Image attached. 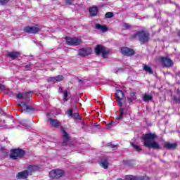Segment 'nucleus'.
I'll use <instances>...</instances> for the list:
<instances>
[{"label":"nucleus","mask_w":180,"mask_h":180,"mask_svg":"<svg viewBox=\"0 0 180 180\" xmlns=\"http://www.w3.org/2000/svg\"><path fill=\"white\" fill-rule=\"evenodd\" d=\"M157 135L152 133H148L142 136V139L143 140V146L148 148H153L154 150H160V145L155 141H151L155 140Z\"/></svg>","instance_id":"obj_1"},{"label":"nucleus","mask_w":180,"mask_h":180,"mask_svg":"<svg viewBox=\"0 0 180 180\" xmlns=\"http://www.w3.org/2000/svg\"><path fill=\"white\" fill-rule=\"evenodd\" d=\"M33 171H39V167L30 165L28 166L27 170L18 172L16 175V178H18V179H26L29 175H32Z\"/></svg>","instance_id":"obj_2"},{"label":"nucleus","mask_w":180,"mask_h":180,"mask_svg":"<svg viewBox=\"0 0 180 180\" xmlns=\"http://www.w3.org/2000/svg\"><path fill=\"white\" fill-rule=\"evenodd\" d=\"M134 39H138L141 43H147L150 40V35L146 31H139L134 34Z\"/></svg>","instance_id":"obj_3"},{"label":"nucleus","mask_w":180,"mask_h":180,"mask_svg":"<svg viewBox=\"0 0 180 180\" xmlns=\"http://www.w3.org/2000/svg\"><path fill=\"white\" fill-rule=\"evenodd\" d=\"M25 150L22 149H12L11 150L10 158L11 160H19L25 157Z\"/></svg>","instance_id":"obj_4"},{"label":"nucleus","mask_w":180,"mask_h":180,"mask_svg":"<svg viewBox=\"0 0 180 180\" xmlns=\"http://www.w3.org/2000/svg\"><path fill=\"white\" fill-rule=\"evenodd\" d=\"M95 53L97 56L102 54L103 58H106L108 57V54H109V49L105 48L102 45H97L95 49Z\"/></svg>","instance_id":"obj_5"},{"label":"nucleus","mask_w":180,"mask_h":180,"mask_svg":"<svg viewBox=\"0 0 180 180\" xmlns=\"http://www.w3.org/2000/svg\"><path fill=\"white\" fill-rule=\"evenodd\" d=\"M64 174V170L61 169H55L49 172V176L52 179H58L59 178H61Z\"/></svg>","instance_id":"obj_6"},{"label":"nucleus","mask_w":180,"mask_h":180,"mask_svg":"<svg viewBox=\"0 0 180 180\" xmlns=\"http://www.w3.org/2000/svg\"><path fill=\"white\" fill-rule=\"evenodd\" d=\"M65 41L68 46H78L81 44V43H82L81 39L77 37L71 38L69 37H66Z\"/></svg>","instance_id":"obj_7"},{"label":"nucleus","mask_w":180,"mask_h":180,"mask_svg":"<svg viewBox=\"0 0 180 180\" xmlns=\"http://www.w3.org/2000/svg\"><path fill=\"white\" fill-rule=\"evenodd\" d=\"M18 106L21 108L22 112H27V113H33V112H34V108L25 102H20Z\"/></svg>","instance_id":"obj_8"},{"label":"nucleus","mask_w":180,"mask_h":180,"mask_svg":"<svg viewBox=\"0 0 180 180\" xmlns=\"http://www.w3.org/2000/svg\"><path fill=\"white\" fill-rule=\"evenodd\" d=\"M40 30H41V29L40 28V27H39V25H36V26H27L24 27V32H25L26 33H30L32 34H34L36 33H39V32H40Z\"/></svg>","instance_id":"obj_9"},{"label":"nucleus","mask_w":180,"mask_h":180,"mask_svg":"<svg viewBox=\"0 0 180 180\" xmlns=\"http://www.w3.org/2000/svg\"><path fill=\"white\" fill-rule=\"evenodd\" d=\"M115 95L117 98V101L118 102V106L122 108V106H123V103L122 102V101H123L124 98V94H123V91L122 90H117Z\"/></svg>","instance_id":"obj_10"},{"label":"nucleus","mask_w":180,"mask_h":180,"mask_svg":"<svg viewBox=\"0 0 180 180\" xmlns=\"http://www.w3.org/2000/svg\"><path fill=\"white\" fill-rule=\"evenodd\" d=\"M121 53L124 56L130 57V56H133L134 54V51L130 48L124 46V47L121 48Z\"/></svg>","instance_id":"obj_11"},{"label":"nucleus","mask_w":180,"mask_h":180,"mask_svg":"<svg viewBox=\"0 0 180 180\" xmlns=\"http://www.w3.org/2000/svg\"><path fill=\"white\" fill-rule=\"evenodd\" d=\"M64 80V76L63 75H58L56 77H49L48 79V82L49 84H56V82H60V81Z\"/></svg>","instance_id":"obj_12"},{"label":"nucleus","mask_w":180,"mask_h":180,"mask_svg":"<svg viewBox=\"0 0 180 180\" xmlns=\"http://www.w3.org/2000/svg\"><path fill=\"white\" fill-rule=\"evenodd\" d=\"M92 49L91 48H86L79 50L78 54L79 56H81L82 57H85L86 56H89V54H91Z\"/></svg>","instance_id":"obj_13"},{"label":"nucleus","mask_w":180,"mask_h":180,"mask_svg":"<svg viewBox=\"0 0 180 180\" xmlns=\"http://www.w3.org/2000/svg\"><path fill=\"white\" fill-rule=\"evenodd\" d=\"M161 63L164 67H172L174 64V61L168 58H162Z\"/></svg>","instance_id":"obj_14"},{"label":"nucleus","mask_w":180,"mask_h":180,"mask_svg":"<svg viewBox=\"0 0 180 180\" xmlns=\"http://www.w3.org/2000/svg\"><path fill=\"white\" fill-rule=\"evenodd\" d=\"M48 122L52 127H59L60 122L57 120H54L53 118H48Z\"/></svg>","instance_id":"obj_15"},{"label":"nucleus","mask_w":180,"mask_h":180,"mask_svg":"<svg viewBox=\"0 0 180 180\" xmlns=\"http://www.w3.org/2000/svg\"><path fill=\"white\" fill-rule=\"evenodd\" d=\"M177 146L176 143H171L169 142H167L164 144L165 148H167V150H175Z\"/></svg>","instance_id":"obj_16"},{"label":"nucleus","mask_w":180,"mask_h":180,"mask_svg":"<svg viewBox=\"0 0 180 180\" xmlns=\"http://www.w3.org/2000/svg\"><path fill=\"white\" fill-rule=\"evenodd\" d=\"M99 165L104 169H108V168L109 167V162H108V159L101 160V162H99Z\"/></svg>","instance_id":"obj_17"},{"label":"nucleus","mask_w":180,"mask_h":180,"mask_svg":"<svg viewBox=\"0 0 180 180\" xmlns=\"http://www.w3.org/2000/svg\"><path fill=\"white\" fill-rule=\"evenodd\" d=\"M58 92H60V93L63 92V101L67 102V101H68V95H70L68 91H63V88L59 87Z\"/></svg>","instance_id":"obj_18"},{"label":"nucleus","mask_w":180,"mask_h":180,"mask_svg":"<svg viewBox=\"0 0 180 180\" xmlns=\"http://www.w3.org/2000/svg\"><path fill=\"white\" fill-rule=\"evenodd\" d=\"M89 12L90 13V16H96V15H98V7L90 8Z\"/></svg>","instance_id":"obj_19"},{"label":"nucleus","mask_w":180,"mask_h":180,"mask_svg":"<svg viewBox=\"0 0 180 180\" xmlns=\"http://www.w3.org/2000/svg\"><path fill=\"white\" fill-rule=\"evenodd\" d=\"M137 99V97L136 96V93L131 92L129 94V97H127V101L129 103H131L133 101H136Z\"/></svg>","instance_id":"obj_20"},{"label":"nucleus","mask_w":180,"mask_h":180,"mask_svg":"<svg viewBox=\"0 0 180 180\" xmlns=\"http://www.w3.org/2000/svg\"><path fill=\"white\" fill-rule=\"evenodd\" d=\"M96 29H97L98 30H101V32H103V33H105V32L108 31V27H106V26L105 25H101V24H96Z\"/></svg>","instance_id":"obj_21"},{"label":"nucleus","mask_w":180,"mask_h":180,"mask_svg":"<svg viewBox=\"0 0 180 180\" xmlns=\"http://www.w3.org/2000/svg\"><path fill=\"white\" fill-rule=\"evenodd\" d=\"M143 102H150V101H153V96L146 93L143 96Z\"/></svg>","instance_id":"obj_22"},{"label":"nucleus","mask_w":180,"mask_h":180,"mask_svg":"<svg viewBox=\"0 0 180 180\" xmlns=\"http://www.w3.org/2000/svg\"><path fill=\"white\" fill-rule=\"evenodd\" d=\"M62 133L63 136L64 143L68 142V140H70V135L68 134V133H67V131H65V130L64 129H62Z\"/></svg>","instance_id":"obj_23"},{"label":"nucleus","mask_w":180,"mask_h":180,"mask_svg":"<svg viewBox=\"0 0 180 180\" xmlns=\"http://www.w3.org/2000/svg\"><path fill=\"white\" fill-rule=\"evenodd\" d=\"M19 55V52H11L8 53V57H11V58H18Z\"/></svg>","instance_id":"obj_24"},{"label":"nucleus","mask_w":180,"mask_h":180,"mask_svg":"<svg viewBox=\"0 0 180 180\" xmlns=\"http://www.w3.org/2000/svg\"><path fill=\"white\" fill-rule=\"evenodd\" d=\"M143 70L146 72H148V74H153V69L147 65H143Z\"/></svg>","instance_id":"obj_25"},{"label":"nucleus","mask_w":180,"mask_h":180,"mask_svg":"<svg viewBox=\"0 0 180 180\" xmlns=\"http://www.w3.org/2000/svg\"><path fill=\"white\" fill-rule=\"evenodd\" d=\"M124 115H125L124 110H123V108H120V115L116 117L117 120H120V119H123Z\"/></svg>","instance_id":"obj_26"},{"label":"nucleus","mask_w":180,"mask_h":180,"mask_svg":"<svg viewBox=\"0 0 180 180\" xmlns=\"http://www.w3.org/2000/svg\"><path fill=\"white\" fill-rule=\"evenodd\" d=\"M24 99H25V101H30V99H32V92L25 93Z\"/></svg>","instance_id":"obj_27"},{"label":"nucleus","mask_w":180,"mask_h":180,"mask_svg":"<svg viewBox=\"0 0 180 180\" xmlns=\"http://www.w3.org/2000/svg\"><path fill=\"white\" fill-rule=\"evenodd\" d=\"M134 180H150L149 177L147 176H133Z\"/></svg>","instance_id":"obj_28"},{"label":"nucleus","mask_w":180,"mask_h":180,"mask_svg":"<svg viewBox=\"0 0 180 180\" xmlns=\"http://www.w3.org/2000/svg\"><path fill=\"white\" fill-rule=\"evenodd\" d=\"M72 119H74L75 120H81V117H79V114L78 112H75L72 117Z\"/></svg>","instance_id":"obj_29"},{"label":"nucleus","mask_w":180,"mask_h":180,"mask_svg":"<svg viewBox=\"0 0 180 180\" xmlns=\"http://www.w3.org/2000/svg\"><path fill=\"white\" fill-rule=\"evenodd\" d=\"M131 146H132V147L134 148V150H136V151H137L138 153H140V151H141V148H140V146H139V145H136L133 143H131Z\"/></svg>","instance_id":"obj_30"},{"label":"nucleus","mask_w":180,"mask_h":180,"mask_svg":"<svg viewBox=\"0 0 180 180\" xmlns=\"http://www.w3.org/2000/svg\"><path fill=\"white\" fill-rule=\"evenodd\" d=\"M113 16H115V15L112 12H108L105 15V19H110V18H113Z\"/></svg>","instance_id":"obj_31"},{"label":"nucleus","mask_w":180,"mask_h":180,"mask_svg":"<svg viewBox=\"0 0 180 180\" xmlns=\"http://www.w3.org/2000/svg\"><path fill=\"white\" fill-rule=\"evenodd\" d=\"M16 98L18 99H25V94L22 93H18L16 94Z\"/></svg>","instance_id":"obj_32"},{"label":"nucleus","mask_w":180,"mask_h":180,"mask_svg":"<svg viewBox=\"0 0 180 180\" xmlns=\"http://www.w3.org/2000/svg\"><path fill=\"white\" fill-rule=\"evenodd\" d=\"M117 180H134L133 175L126 176L125 179H117Z\"/></svg>","instance_id":"obj_33"},{"label":"nucleus","mask_w":180,"mask_h":180,"mask_svg":"<svg viewBox=\"0 0 180 180\" xmlns=\"http://www.w3.org/2000/svg\"><path fill=\"white\" fill-rule=\"evenodd\" d=\"M73 113H74V111L72 110V108L68 110V115L69 117H72Z\"/></svg>","instance_id":"obj_34"},{"label":"nucleus","mask_w":180,"mask_h":180,"mask_svg":"<svg viewBox=\"0 0 180 180\" xmlns=\"http://www.w3.org/2000/svg\"><path fill=\"white\" fill-rule=\"evenodd\" d=\"M122 27L124 29H131V25H130L129 24H127V23H124V24H123Z\"/></svg>","instance_id":"obj_35"},{"label":"nucleus","mask_w":180,"mask_h":180,"mask_svg":"<svg viewBox=\"0 0 180 180\" xmlns=\"http://www.w3.org/2000/svg\"><path fill=\"white\" fill-rule=\"evenodd\" d=\"M21 124H22L24 127H26V129H29V127H30V126L26 124V120L22 121Z\"/></svg>","instance_id":"obj_36"},{"label":"nucleus","mask_w":180,"mask_h":180,"mask_svg":"<svg viewBox=\"0 0 180 180\" xmlns=\"http://www.w3.org/2000/svg\"><path fill=\"white\" fill-rule=\"evenodd\" d=\"M9 2V0H0L1 5H6Z\"/></svg>","instance_id":"obj_37"},{"label":"nucleus","mask_w":180,"mask_h":180,"mask_svg":"<svg viewBox=\"0 0 180 180\" xmlns=\"http://www.w3.org/2000/svg\"><path fill=\"white\" fill-rule=\"evenodd\" d=\"M121 71H123V69L122 68H120V69H117V70H115L114 72H115V74H118V72H120Z\"/></svg>","instance_id":"obj_38"},{"label":"nucleus","mask_w":180,"mask_h":180,"mask_svg":"<svg viewBox=\"0 0 180 180\" xmlns=\"http://www.w3.org/2000/svg\"><path fill=\"white\" fill-rule=\"evenodd\" d=\"M108 146L111 148H116V145H114L112 143H108Z\"/></svg>","instance_id":"obj_39"},{"label":"nucleus","mask_w":180,"mask_h":180,"mask_svg":"<svg viewBox=\"0 0 180 180\" xmlns=\"http://www.w3.org/2000/svg\"><path fill=\"white\" fill-rule=\"evenodd\" d=\"M67 5H71L72 4V0H66Z\"/></svg>","instance_id":"obj_40"},{"label":"nucleus","mask_w":180,"mask_h":180,"mask_svg":"<svg viewBox=\"0 0 180 180\" xmlns=\"http://www.w3.org/2000/svg\"><path fill=\"white\" fill-rule=\"evenodd\" d=\"M30 67H31V65H27L25 66V70H27V71L29 70H30Z\"/></svg>","instance_id":"obj_41"},{"label":"nucleus","mask_w":180,"mask_h":180,"mask_svg":"<svg viewBox=\"0 0 180 180\" xmlns=\"http://www.w3.org/2000/svg\"><path fill=\"white\" fill-rule=\"evenodd\" d=\"M0 89H2V90L5 89V86L1 85V86H0Z\"/></svg>","instance_id":"obj_42"},{"label":"nucleus","mask_w":180,"mask_h":180,"mask_svg":"<svg viewBox=\"0 0 180 180\" xmlns=\"http://www.w3.org/2000/svg\"><path fill=\"white\" fill-rule=\"evenodd\" d=\"M174 101L180 102V98H177L176 97H174Z\"/></svg>","instance_id":"obj_43"},{"label":"nucleus","mask_w":180,"mask_h":180,"mask_svg":"<svg viewBox=\"0 0 180 180\" xmlns=\"http://www.w3.org/2000/svg\"><path fill=\"white\" fill-rule=\"evenodd\" d=\"M108 126H112V122H110Z\"/></svg>","instance_id":"obj_44"},{"label":"nucleus","mask_w":180,"mask_h":180,"mask_svg":"<svg viewBox=\"0 0 180 180\" xmlns=\"http://www.w3.org/2000/svg\"><path fill=\"white\" fill-rule=\"evenodd\" d=\"M179 36H180V32H179Z\"/></svg>","instance_id":"obj_45"}]
</instances>
